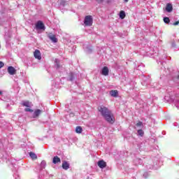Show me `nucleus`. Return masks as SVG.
<instances>
[{
  "label": "nucleus",
  "instance_id": "nucleus-1",
  "mask_svg": "<svg viewBox=\"0 0 179 179\" xmlns=\"http://www.w3.org/2000/svg\"><path fill=\"white\" fill-rule=\"evenodd\" d=\"M98 110L107 122H109V124H113L115 122V117H114V114H113V112H111L108 108L104 106H101L98 108Z\"/></svg>",
  "mask_w": 179,
  "mask_h": 179
},
{
  "label": "nucleus",
  "instance_id": "nucleus-2",
  "mask_svg": "<svg viewBox=\"0 0 179 179\" xmlns=\"http://www.w3.org/2000/svg\"><path fill=\"white\" fill-rule=\"evenodd\" d=\"M85 26H92L93 24V17L92 15H87L84 19Z\"/></svg>",
  "mask_w": 179,
  "mask_h": 179
},
{
  "label": "nucleus",
  "instance_id": "nucleus-3",
  "mask_svg": "<svg viewBox=\"0 0 179 179\" xmlns=\"http://www.w3.org/2000/svg\"><path fill=\"white\" fill-rule=\"evenodd\" d=\"M36 28L38 30H45V27H44V24L41 21H38L36 24Z\"/></svg>",
  "mask_w": 179,
  "mask_h": 179
},
{
  "label": "nucleus",
  "instance_id": "nucleus-4",
  "mask_svg": "<svg viewBox=\"0 0 179 179\" xmlns=\"http://www.w3.org/2000/svg\"><path fill=\"white\" fill-rule=\"evenodd\" d=\"M48 38H50V40H51V41H52V43L58 42V39L57 38V37H55V35H54L52 34H48Z\"/></svg>",
  "mask_w": 179,
  "mask_h": 179
},
{
  "label": "nucleus",
  "instance_id": "nucleus-5",
  "mask_svg": "<svg viewBox=\"0 0 179 179\" xmlns=\"http://www.w3.org/2000/svg\"><path fill=\"white\" fill-rule=\"evenodd\" d=\"M34 55L36 59H41V53L40 52V50H36L34 52Z\"/></svg>",
  "mask_w": 179,
  "mask_h": 179
},
{
  "label": "nucleus",
  "instance_id": "nucleus-6",
  "mask_svg": "<svg viewBox=\"0 0 179 179\" xmlns=\"http://www.w3.org/2000/svg\"><path fill=\"white\" fill-rule=\"evenodd\" d=\"M8 72L9 75H15L16 73V69H15L13 66H8Z\"/></svg>",
  "mask_w": 179,
  "mask_h": 179
},
{
  "label": "nucleus",
  "instance_id": "nucleus-7",
  "mask_svg": "<svg viewBox=\"0 0 179 179\" xmlns=\"http://www.w3.org/2000/svg\"><path fill=\"white\" fill-rule=\"evenodd\" d=\"M43 113V110H40V109H37L34 112L33 114V118H37V117H38V115H40V114H41Z\"/></svg>",
  "mask_w": 179,
  "mask_h": 179
},
{
  "label": "nucleus",
  "instance_id": "nucleus-8",
  "mask_svg": "<svg viewBox=\"0 0 179 179\" xmlns=\"http://www.w3.org/2000/svg\"><path fill=\"white\" fill-rule=\"evenodd\" d=\"M101 73L102 75H103V76H108V67L107 66H104L101 71Z\"/></svg>",
  "mask_w": 179,
  "mask_h": 179
},
{
  "label": "nucleus",
  "instance_id": "nucleus-9",
  "mask_svg": "<svg viewBox=\"0 0 179 179\" xmlns=\"http://www.w3.org/2000/svg\"><path fill=\"white\" fill-rule=\"evenodd\" d=\"M98 166L99 167H100V169H104L107 166V164H106L104 161L101 160V161H99Z\"/></svg>",
  "mask_w": 179,
  "mask_h": 179
},
{
  "label": "nucleus",
  "instance_id": "nucleus-10",
  "mask_svg": "<svg viewBox=\"0 0 179 179\" xmlns=\"http://www.w3.org/2000/svg\"><path fill=\"white\" fill-rule=\"evenodd\" d=\"M166 10L169 13H170V12H172L173 11V5H171V3H167L166 7Z\"/></svg>",
  "mask_w": 179,
  "mask_h": 179
},
{
  "label": "nucleus",
  "instance_id": "nucleus-11",
  "mask_svg": "<svg viewBox=\"0 0 179 179\" xmlns=\"http://www.w3.org/2000/svg\"><path fill=\"white\" fill-rule=\"evenodd\" d=\"M62 169H64V170H68V169H69V164L66 161L63 162Z\"/></svg>",
  "mask_w": 179,
  "mask_h": 179
},
{
  "label": "nucleus",
  "instance_id": "nucleus-12",
  "mask_svg": "<svg viewBox=\"0 0 179 179\" xmlns=\"http://www.w3.org/2000/svg\"><path fill=\"white\" fill-rule=\"evenodd\" d=\"M110 96H112V97H118V91L111 90L110 92Z\"/></svg>",
  "mask_w": 179,
  "mask_h": 179
},
{
  "label": "nucleus",
  "instance_id": "nucleus-13",
  "mask_svg": "<svg viewBox=\"0 0 179 179\" xmlns=\"http://www.w3.org/2000/svg\"><path fill=\"white\" fill-rule=\"evenodd\" d=\"M52 163H54V164H57V163H61V159L59 158L58 156H55L53 157Z\"/></svg>",
  "mask_w": 179,
  "mask_h": 179
},
{
  "label": "nucleus",
  "instance_id": "nucleus-14",
  "mask_svg": "<svg viewBox=\"0 0 179 179\" xmlns=\"http://www.w3.org/2000/svg\"><path fill=\"white\" fill-rule=\"evenodd\" d=\"M177 43H179V40H172L171 41L172 48H176V47H177Z\"/></svg>",
  "mask_w": 179,
  "mask_h": 179
},
{
  "label": "nucleus",
  "instance_id": "nucleus-15",
  "mask_svg": "<svg viewBox=\"0 0 179 179\" xmlns=\"http://www.w3.org/2000/svg\"><path fill=\"white\" fill-rule=\"evenodd\" d=\"M45 166H47V162L45 161H42L40 165L41 170H44L45 169Z\"/></svg>",
  "mask_w": 179,
  "mask_h": 179
},
{
  "label": "nucleus",
  "instance_id": "nucleus-16",
  "mask_svg": "<svg viewBox=\"0 0 179 179\" xmlns=\"http://www.w3.org/2000/svg\"><path fill=\"white\" fill-rule=\"evenodd\" d=\"M29 156L33 160H36V159H37V155L33 152H29Z\"/></svg>",
  "mask_w": 179,
  "mask_h": 179
},
{
  "label": "nucleus",
  "instance_id": "nucleus-17",
  "mask_svg": "<svg viewBox=\"0 0 179 179\" xmlns=\"http://www.w3.org/2000/svg\"><path fill=\"white\" fill-rule=\"evenodd\" d=\"M82 131H83V129H82V127H80V126H78V127L76 128V134H82Z\"/></svg>",
  "mask_w": 179,
  "mask_h": 179
},
{
  "label": "nucleus",
  "instance_id": "nucleus-18",
  "mask_svg": "<svg viewBox=\"0 0 179 179\" xmlns=\"http://www.w3.org/2000/svg\"><path fill=\"white\" fill-rule=\"evenodd\" d=\"M84 48H85L86 52H88V53L92 52V46H87V47L84 46Z\"/></svg>",
  "mask_w": 179,
  "mask_h": 179
},
{
  "label": "nucleus",
  "instance_id": "nucleus-19",
  "mask_svg": "<svg viewBox=\"0 0 179 179\" xmlns=\"http://www.w3.org/2000/svg\"><path fill=\"white\" fill-rule=\"evenodd\" d=\"M73 79H75V74H73V73H71L69 77V80H73Z\"/></svg>",
  "mask_w": 179,
  "mask_h": 179
},
{
  "label": "nucleus",
  "instance_id": "nucleus-20",
  "mask_svg": "<svg viewBox=\"0 0 179 179\" xmlns=\"http://www.w3.org/2000/svg\"><path fill=\"white\" fill-rule=\"evenodd\" d=\"M22 104L24 107H30V102L29 101H22Z\"/></svg>",
  "mask_w": 179,
  "mask_h": 179
},
{
  "label": "nucleus",
  "instance_id": "nucleus-21",
  "mask_svg": "<svg viewBox=\"0 0 179 179\" xmlns=\"http://www.w3.org/2000/svg\"><path fill=\"white\" fill-rule=\"evenodd\" d=\"M125 17V12L124 11H120V18L124 19Z\"/></svg>",
  "mask_w": 179,
  "mask_h": 179
},
{
  "label": "nucleus",
  "instance_id": "nucleus-22",
  "mask_svg": "<svg viewBox=\"0 0 179 179\" xmlns=\"http://www.w3.org/2000/svg\"><path fill=\"white\" fill-rule=\"evenodd\" d=\"M134 163H136V164H142V159L137 158L134 160Z\"/></svg>",
  "mask_w": 179,
  "mask_h": 179
},
{
  "label": "nucleus",
  "instance_id": "nucleus-23",
  "mask_svg": "<svg viewBox=\"0 0 179 179\" xmlns=\"http://www.w3.org/2000/svg\"><path fill=\"white\" fill-rule=\"evenodd\" d=\"M136 127L138 128H142V127H143V123L142 122H138L136 124Z\"/></svg>",
  "mask_w": 179,
  "mask_h": 179
},
{
  "label": "nucleus",
  "instance_id": "nucleus-24",
  "mask_svg": "<svg viewBox=\"0 0 179 179\" xmlns=\"http://www.w3.org/2000/svg\"><path fill=\"white\" fill-rule=\"evenodd\" d=\"M164 23H166V24L170 23V18H169L167 17H164Z\"/></svg>",
  "mask_w": 179,
  "mask_h": 179
},
{
  "label": "nucleus",
  "instance_id": "nucleus-25",
  "mask_svg": "<svg viewBox=\"0 0 179 179\" xmlns=\"http://www.w3.org/2000/svg\"><path fill=\"white\" fill-rule=\"evenodd\" d=\"M55 62L57 68H59V60L58 59H55Z\"/></svg>",
  "mask_w": 179,
  "mask_h": 179
},
{
  "label": "nucleus",
  "instance_id": "nucleus-26",
  "mask_svg": "<svg viewBox=\"0 0 179 179\" xmlns=\"http://www.w3.org/2000/svg\"><path fill=\"white\" fill-rule=\"evenodd\" d=\"M137 132H138V134L140 135V136H142L144 134L143 130L142 129H138Z\"/></svg>",
  "mask_w": 179,
  "mask_h": 179
},
{
  "label": "nucleus",
  "instance_id": "nucleus-27",
  "mask_svg": "<svg viewBox=\"0 0 179 179\" xmlns=\"http://www.w3.org/2000/svg\"><path fill=\"white\" fill-rule=\"evenodd\" d=\"M175 106L177 107V108H179V100L176 99L175 101Z\"/></svg>",
  "mask_w": 179,
  "mask_h": 179
},
{
  "label": "nucleus",
  "instance_id": "nucleus-28",
  "mask_svg": "<svg viewBox=\"0 0 179 179\" xmlns=\"http://www.w3.org/2000/svg\"><path fill=\"white\" fill-rule=\"evenodd\" d=\"M24 111H26L27 113V112L33 113V110L31 109L30 108H26L24 109Z\"/></svg>",
  "mask_w": 179,
  "mask_h": 179
},
{
  "label": "nucleus",
  "instance_id": "nucleus-29",
  "mask_svg": "<svg viewBox=\"0 0 179 179\" xmlns=\"http://www.w3.org/2000/svg\"><path fill=\"white\" fill-rule=\"evenodd\" d=\"M3 66H5V64L3 62H0V69L3 68Z\"/></svg>",
  "mask_w": 179,
  "mask_h": 179
},
{
  "label": "nucleus",
  "instance_id": "nucleus-30",
  "mask_svg": "<svg viewBox=\"0 0 179 179\" xmlns=\"http://www.w3.org/2000/svg\"><path fill=\"white\" fill-rule=\"evenodd\" d=\"M173 24V26L178 25L179 24V21H177V22H174Z\"/></svg>",
  "mask_w": 179,
  "mask_h": 179
},
{
  "label": "nucleus",
  "instance_id": "nucleus-31",
  "mask_svg": "<svg viewBox=\"0 0 179 179\" xmlns=\"http://www.w3.org/2000/svg\"><path fill=\"white\" fill-rule=\"evenodd\" d=\"M143 177H144L145 178H146V177H148V173H145L143 174Z\"/></svg>",
  "mask_w": 179,
  "mask_h": 179
},
{
  "label": "nucleus",
  "instance_id": "nucleus-32",
  "mask_svg": "<svg viewBox=\"0 0 179 179\" xmlns=\"http://www.w3.org/2000/svg\"><path fill=\"white\" fill-rule=\"evenodd\" d=\"M129 0H124V2H128Z\"/></svg>",
  "mask_w": 179,
  "mask_h": 179
},
{
  "label": "nucleus",
  "instance_id": "nucleus-33",
  "mask_svg": "<svg viewBox=\"0 0 179 179\" xmlns=\"http://www.w3.org/2000/svg\"><path fill=\"white\" fill-rule=\"evenodd\" d=\"M2 94V92H1V91H0V96Z\"/></svg>",
  "mask_w": 179,
  "mask_h": 179
},
{
  "label": "nucleus",
  "instance_id": "nucleus-34",
  "mask_svg": "<svg viewBox=\"0 0 179 179\" xmlns=\"http://www.w3.org/2000/svg\"><path fill=\"white\" fill-rule=\"evenodd\" d=\"M71 115H73V113H71Z\"/></svg>",
  "mask_w": 179,
  "mask_h": 179
},
{
  "label": "nucleus",
  "instance_id": "nucleus-35",
  "mask_svg": "<svg viewBox=\"0 0 179 179\" xmlns=\"http://www.w3.org/2000/svg\"><path fill=\"white\" fill-rule=\"evenodd\" d=\"M178 78H179V76H178Z\"/></svg>",
  "mask_w": 179,
  "mask_h": 179
}]
</instances>
